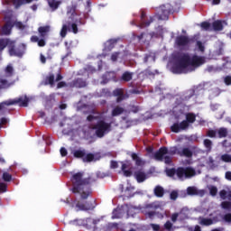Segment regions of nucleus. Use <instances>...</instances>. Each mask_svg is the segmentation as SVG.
Here are the masks:
<instances>
[{
	"label": "nucleus",
	"mask_w": 231,
	"mask_h": 231,
	"mask_svg": "<svg viewBox=\"0 0 231 231\" xmlns=\"http://www.w3.org/2000/svg\"><path fill=\"white\" fill-rule=\"evenodd\" d=\"M175 64L172 68L173 73H190L196 68L205 64V58L201 56H190L188 53L179 52L174 56Z\"/></svg>",
	"instance_id": "obj_1"
},
{
	"label": "nucleus",
	"mask_w": 231,
	"mask_h": 231,
	"mask_svg": "<svg viewBox=\"0 0 231 231\" xmlns=\"http://www.w3.org/2000/svg\"><path fill=\"white\" fill-rule=\"evenodd\" d=\"M176 153L179 154V156H185V158H192V150L189 147H182L179 150L176 147H171L170 149L162 147L159 151L153 153V157L157 162H164L166 165H170V163H172V156Z\"/></svg>",
	"instance_id": "obj_2"
},
{
	"label": "nucleus",
	"mask_w": 231,
	"mask_h": 231,
	"mask_svg": "<svg viewBox=\"0 0 231 231\" xmlns=\"http://www.w3.org/2000/svg\"><path fill=\"white\" fill-rule=\"evenodd\" d=\"M72 192L74 194H79L82 199H88L91 189H89V180L82 179V173L78 172L72 177Z\"/></svg>",
	"instance_id": "obj_3"
},
{
	"label": "nucleus",
	"mask_w": 231,
	"mask_h": 231,
	"mask_svg": "<svg viewBox=\"0 0 231 231\" xmlns=\"http://www.w3.org/2000/svg\"><path fill=\"white\" fill-rule=\"evenodd\" d=\"M88 122H94L95 125H92L89 128V131H95V134L98 138H102L104 134H107L111 131V124L104 122L100 119V115L92 114L87 117Z\"/></svg>",
	"instance_id": "obj_4"
},
{
	"label": "nucleus",
	"mask_w": 231,
	"mask_h": 231,
	"mask_svg": "<svg viewBox=\"0 0 231 231\" xmlns=\"http://www.w3.org/2000/svg\"><path fill=\"white\" fill-rule=\"evenodd\" d=\"M166 174L173 180H176L178 178L179 180H189V178L196 176V170L191 167L178 168L177 170L168 169L166 170Z\"/></svg>",
	"instance_id": "obj_5"
},
{
	"label": "nucleus",
	"mask_w": 231,
	"mask_h": 231,
	"mask_svg": "<svg viewBox=\"0 0 231 231\" xmlns=\"http://www.w3.org/2000/svg\"><path fill=\"white\" fill-rule=\"evenodd\" d=\"M186 120H183L180 123H175L171 126L172 133H180V131H185V129H189L190 124H194L196 122V115L192 113L185 114Z\"/></svg>",
	"instance_id": "obj_6"
},
{
	"label": "nucleus",
	"mask_w": 231,
	"mask_h": 231,
	"mask_svg": "<svg viewBox=\"0 0 231 231\" xmlns=\"http://www.w3.org/2000/svg\"><path fill=\"white\" fill-rule=\"evenodd\" d=\"M100 222V219H93V218H87L84 219H75L69 222V225H78L79 226H86V228H89L95 230L97 228V224Z\"/></svg>",
	"instance_id": "obj_7"
},
{
	"label": "nucleus",
	"mask_w": 231,
	"mask_h": 231,
	"mask_svg": "<svg viewBox=\"0 0 231 231\" xmlns=\"http://www.w3.org/2000/svg\"><path fill=\"white\" fill-rule=\"evenodd\" d=\"M28 102H30V99L26 97H19L16 99L4 101V102L0 103V111H2V109H5V106H14L15 104H19L23 107H27Z\"/></svg>",
	"instance_id": "obj_8"
},
{
	"label": "nucleus",
	"mask_w": 231,
	"mask_h": 231,
	"mask_svg": "<svg viewBox=\"0 0 231 231\" xmlns=\"http://www.w3.org/2000/svg\"><path fill=\"white\" fill-rule=\"evenodd\" d=\"M75 158H82L83 162H93L95 155L87 153L85 150H77L74 152Z\"/></svg>",
	"instance_id": "obj_9"
},
{
	"label": "nucleus",
	"mask_w": 231,
	"mask_h": 231,
	"mask_svg": "<svg viewBox=\"0 0 231 231\" xmlns=\"http://www.w3.org/2000/svg\"><path fill=\"white\" fill-rule=\"evenodd\" d=\"M129 210V205H124L116 208L112 213V219H120L124 217L125 211Z\"/></svg>",
	"instance_id": "obj_10"
},
{
	"label": "nucleus",
	"mask_w": 231,
	"mask_h": 231,
	"mask_svg": "<svg viewBox=\"0 0 231 231\" xmlns=\"http://www.w3.org/2000/svg\"><path fill=\"white\" fill-rule=\"evenodd\" d=\"M26 50L25 44H21L17 48H10L9 54L11 57H23L24 55V51Z\"/></svg>",
	"instance_id": "obj_11"
},
{
	"label": "nucleus",
	"mask_w": 231,
	"mask_h": 231,
	"mask_svg": "<svg viewBox=\"0 0 231 231\" xmlns=\"http://www.w3.org/2000/svg\"><path fill=\"white\" fill-rule=\"evenodd\" d=\"M160 12L162 13L159 16V19L165 20L169 19V14H171V5L166 4L160 7Z\"/></svg>",
	"instance_id": "obj_12"
},
{
	"label": "nucleus",
	"mask_w": 231,
	"mask_h": 231,
	"mask_svg": "<svg viewBox=\"0 0 231 231\" xmlns=\"http://www.w3.org/2000/svg\"><path fill=\"white\" fill-rule=\"evenodd\" d=\"M134 176L138 181V183H143L147 179V173L143 171V169H136L134 172Z\"/></svg>",
	"instance_id": "obj_13"
},
{
	"label": "nucleus",
	"mask_w": 231,
	"mask_h": 231,
	"mask_svg": "<svg viewBox=\"0 0 231 231\" xmlns=\"http://www.w3.org/2000/svg\"><path fill=\"white\" fill-rule=\"evenodd\" d=\"M217 221H219V218L217 217H215L213 218H205L201 217H199V223L203 226H210V225H214V223H217Z\"/></svg>",
	"instance_id": "obj_14"
},
{
	"label": "nucleus",
	"mask_w": 231,
	"mask_h": 231,
	"mask_svg": "<svg viewBox=\"0 0 231 231\" xmlns=\"http://www.w3.org/2000/svg\"><path fill=\"white\" fill-rule=\"evenodd\" d=\"M187 194H189V196H200V197H203V196H205V190L198 189V188H196V187H189L187 189Z\"/></svg>",
	"instance_id": "obj_15"
},
{
	"label": "nucleus",
	"mask_w": 231,
	"mask_h": 231,
	"mask_svg": "<svg viewBox=\"0 0 231 231\" xmlns=\"http://www.w3.org/2000/svg\"><path fill=\"white\" fill-rule=\"evenodd\" d=\"M190 41L186 36H179L176 39V44L179 48H185V46H189Z\"/></svg>",
	"instance_id": "obj_16"
},
{
	"label": "nucleus",
	"mask_w": 231,
	"mask_h": 231,
	"mask_svg": "<svg viewBox=\"0 0 231 231\" xmlns=\"http://www.w3.org/2000/svg\"><path fill=\"white\" fill-rule=\"evenodd\" d=\"M180 219L183 221V219H189L190 216H192V210L189 209V208H183L179 213Z\"/></svg>",
	"instance_id": "obj_17"
},
{
	"label": "nucleus",
	"mask_w": 231,
	"mask_h": 231,
	"mask_svg": "<svg viewBox=\"0 0 231 231\" xmlns=\"http://www.w3.org/2000/svg\"><path fill=\"white\" fill-rule=\"evenodd\" d=\"M94 208L95 207H93V205L89 204L88 202H87L86 204L79 202L76 205V212H79L80 210H93Z\"/></svg>",
	"instance_id": "obj_18"
},
{
	"label": "nucleus",
	"mask_w": 231,
	"mask_h": 231,
	"mask_svg": "<svg viewBox=\"0 0 231 231\" xmlns=\"http://www.w3.org/2000/svg\"><path fill=\"white\" fill-rule=\"evenodd\" d=\"M131 169V162H126L125 163H122V171L124 172V175L126 177L132 176L133 175V171L127 170Z\"/></svg>",
	"instance_id": "obj_19"
},
{
	"label": "nucleus",
	"mask_w": 231,
	"mask_h": 231,
	"mask_svg": "<svg viewBox=\"0 0 231 231\" xmlns=\"http://www.w3.org/2000/svg\"><path fill=\"white\" fill-rule=\"evenodd\" d=\"M224 25H226V22L217 20L213 23L212 26L215 32H221V30H223Z\"/></svg>",
	"instance_id": "obj_20"
},
{
	"label": "nucleus",
	"mask_w": 231,
	"mask_h": 231,
	"mask_svg": "<svg viewBox=\"0 0 231 231\" xmlns=\"http://www.w3.org/2000/svg\"><path fill=\"white\" fill-rule=\"evenodd\" d=\"M51 27L50 25L41 26L38 28V32L40 33L41 37H46L48 33H50V30Z\"/></svg>",
	"instance_id": "obj_21"
},
{
	"label": "nucleus",
	"mask_w": 231,
	"mask_h": 231,
	"mask_svg": "<svg viewBox=\"0 0 231 231\" xmlns=\"http://www.w3.org/2000/svg\"><path fill=\"white\" fill-rule=\"evenodd\" d=\"M219 196L222 199H229L231 201V189H222L219 192Z\"/></svg>",
	"instance_id": "obj_22"
},
{
	"label": "nucleus",
	"mask_w": 231,
	"mask_h": 231,
	"mask_svg": "<svg viewBox=\"0 0 231 231\" xmlns=\"http://www.w3.org/2000/svg\"><path fill=\"white\" fill-rule=\"evenodd\" d=\"M153 192L157 198H163V194H165V190L163 189V188L162 186H156L154 188Z\"/></svg>",
	"instance_id": "obj_23"
},
{
	"label": "nucleus",
	"mask_w": 231,
	"mask_h": 231,
	"mask_svg": "<svg viewBox=\"0 0 231 231\" xmlns=\"http://www.w3.org/2000/svg\"><path fill=\"white\" fill-rule=\"evenodd\" d=\"M132 160L135 162V164L138 167H142V165H145V162L142 161V159L136 153H132Z\"/></svg>",
	"instance_id": "obj_24"
},
{
	"label": "nucleus",
	"mask_w": 231,
	"mask_h": 231,
	"mask_svg": "<svg viewBox=\"0 0 231 231\" xmlns=\"http://www.w3.org/2000/svg\"><path fill=\"white\" fill-rule=\"evenodd\" d=\"M12 32V24L6 23L2 28V35H10V32Z\"/></svg>",
	"instance_id": "obj_25"
},
{
	"label": "nucleus",
	"mask_w": 231,
	"mask_h": 231,
	"mask_svg": "<svg viewBox=\"0 0 231 231\" xmlns=\"http://www.w3.org/2000/svg\"><path fill=\"white\" fill-rule=\"evenodd\" d=\"M48 3L50 8H51L52 10H57V8H59L60 5V2L57 0H49Z\"/></svg>",
	"instance_id": "obj_26"
},
{
	"label": "nucleus",
	"mask_w": 231,
	"mask_h": 231,
	"mask_svg": "<svg viewBox=\"0 0 231 231\" xmlns=\"http://www.w3.org/2000/svg\"><path fill=\"white\" fill-rule=\"evenodd\" d=\"M207 165L210 167V169H216L217 167V163H216V161L214 160V157L209 156L207 160Z\"/></svg>",
	"instance_id": "obj_27"
},
{
	"label": "nucleus",
	"mask_w": 231,
	"mask_h": 231,
	"mask_svg": "<svg viewBox=\"0 0 231 231\" xmlns=\"http://www.w3.org/2000/svg\"><path fill=\"white\" fill-rule=\"evenodd\" d=\"M221 162L224 163H231V154L230 153H224L220 156Z\"/></svg>",
	"instance_id": "obj_28"
},
{
	"label": "nucleus",
	"mask_w": 231,
	"mask_h": 231,
	"mask_svg": "<svg viewBox=\"0 0 231 231\" xmlns=\"http://www.w3.org/2000/svg\"><path fill=\"white\" fill-rule=\"evenodd\" d=\"M165 207V202L155 201L152 204V208L158 210V208L162 209Z\"/></svg>",
	"instance_id": "obj_29"
},
{
	"label": "nucleus",
	"mask_w": 231,
	"mask_h": 231,
	"mask_svg": "<svg viewBox=\"0 0 231 231\" xmlns=\"http://www.w3.org/2000/svg\"><path fill=\"white\" fill-rule=\"evenodd\" d=\"M114 95L117 97V102H120L122 100V97H124V90L122 88H117L114 90Z\"/></svg>",
	"instance_id": "obj_30"
},
{
	"label": "nucleus",
	"mask_w": 231,
	"mask_h": 231,
	"mask_svg": "<svg viewBox=\"0 0 231 231\" xmlns=\"http://www.w3.org/2000/svg\"><path fill=\"white\" fill-rule=\"evenodd\" d=\"M156 60V58L154 56V53H150V54H146V56L144 57L143 61L145 63L147 62H154Z\"/></svg>",
	"instance_id": "obj_31"
},
{
	"label": "nucleus",
	"mask_w": 231,
	"mask_h": 231,
	"mask_svg": "<svg viewBox=\"0 0 231 231\" xmlns=\"http://www.w3.org/2000/svg\"><path fill=\"white\" fill-rule=\"evenodd\" d=\"M204 146L206 147L207 152H210L212 151V141L210 139L204 140Z\"/></svg>",
	"instance_id": "obj_32"
},
{
	"label": "nucleus",
	"mask_w": 231,
	"mask_h": 231,
	"mask_svg": "<svg viewBox=\"0 0 231 231\" xmlns=\"http://www.w3.org/2000/svg\"><path fill=\"white\" fill-rule=\"evenodd\" d=\"M10 44V40L8 39H3L0 40V51H3V50L5 49L6 46Z\"/></svg>",
	"instance_id": "obj_33"
},
{
	"label": "nucleus",
	"mask_w": 231,
	"mask_h": 231,
	"mask_svg": "<svg viewBox=\"0 0 231 231\" xmlns=\"http://www.w3.org/2000/svg\"><path fill=\"white\" fill-rule=\"evenodd\" d=\"M200 28L205 32H210V30H212V26L208 22H203L202 23H200Z\"/></svg>",
	"instance_id": "obj_34"
},
{
	"label": "nucleus",
	"mask_w": 231,
	"mask_h": 231,
	"mask_svg": "<svg viewBox=\"0 0 231 231\" xmlns=\"http://www.w3.org/2000/svg\"><path fill=\"white\" fill-rule=\"evenodd\" d=\"M133 79V73L131 72H125L122 75V80H125V82H129V80Z\"/></svg>",
	"instance_id": "obj_35"
},
{
	"label": "nucleus",
	"mask_w": 231,
	"mask_h": 231,
	"mask_svg": "<svg viewBox=\"0 0 231 231\" xmlns=\"http://www.w3.org/2000/svg\"><path fill=\"white\" fill-rule=\"evenodd\" d=\"M221 207H222V208H224V210H227V212H231V200L230 201H223L221 203Z\"/></svg>",
	"instance_id": "obj_36"
},
{
	"label": "nucleus",
	"mask_w": 231,
	"mask_h": 231,
	"mask_svg": "<svg viewBox=\"0 0 231 231\" xmlns=\"http://www.w3.org/2000/svg\"><path fill=\"white\" fill-rule=\"evenodd\" d=\"M122 113H124V108L116 106L112 111V116H118V115H122Z\"/></svg>",
	"instance_id": "obj_37"
},
{
	"label": "nucleus",
	"mask_w": 231,
	"mask_h": 231,
	"mask_svg": "<svg viewBox=\"0 0 231 231\" xmlns=\"http://www.w3.org/2000/svg\"><path fill=\"white\" fill-rule=\"evenodd\" d=\"M217 133L219 138H225L226 137V134H228V131L226 130V128H219Z\"/></svg>",
	"instance_id": "obj_38"
},
{
	"label": "nucleus",
	"mask_w": 231,
	"mask_h": 231,
	"mask_svg": "<svg viewBox=\"0 0 231 231\" xmlns=\"http://www.w3.org/2000/svg\"><path fill=\"white\" fill-rule=\"evenodd\" d=\"M32 0H12L14 5L21 6V5H26V3H32Z\"/></svg>",
	"instance_id": "obj_39"
},
{
	"label": "nucleus",
	"mask_w": 231,
	"mask_h": 231,
	"mask_svg": "<svg viewBox=\"0 0 231 231\" xmlns=\"http://www.w3.org/2000/svg\"><path fill=\"white\" fill-rule=\"evenodd\" d=\"M162 228L164 231H174V227L172 226V223H171V221H167Z\"/></svg>",
	"instance_id": "obj_40"
},
{
	"label": "nucleus",
	"mask_w": 231,
	"mask_h": 231,
	"mask_svg": "<svg viewBox=\"0 0 231 231\" xmlns=\"http://www.w3.org/2000/svg\"><path fill=\"white\" fill-rule=\"evenodd\" d=\"M86 81L82 79H77L76 81H74V86L76 88H86Z\"/></svg>",
	"instance_id": "obj_41"
},
{
	"label": "nucleus",
	"mask_w": 231,
	"mask_h": 231,
	"mask_svg": "<svg viewBox=\"0 0 231 231\" xmlns=\"http://www.w3.org/2000/svg\"><path fill=\"white\" fill-rule=\"evenodd\" d=\"M210 196H216L217 194V188L216 186H208Z\"/></svg>",
	"instance_id": "obj_42"
},
{
	"label": "nucleus",
	"mask_w": 231,
	"mask_h": 231,
	"mask_svg": "<svg viewBox=\"0 0 231 231\" xmlns=\"http://www.w3.org/2000/svg\"><path fill=\"white\" fill-rule=\"evenodd\" d=\"M150 226L153 231H165L163 226H161L160 225L157 224H151Z\"/></svg>",
	"instance_id": "obj_43"
},
{
	"label": "nucleus",
	"mask_w": 231,
	"mask_h": 231,
	"mask_svg": "<svg viewBox=\"0 0 231 231\" xmlns=\"http://www.w3.org/2000/svg\"><path fill=\"white\" fill-rule=\"evenodd\" d=\"M75 10H77V5L69 6L67 9L68 15H75Z\"/></svg>",
	"instance_id": "obj_44"
},
{
	"label": "nucleus",
	"mask_w": 231,
	"mask_h": 231,
	"mask_svg": "<svg viewBox=\"0 0 231 231\" xmlns=\"http://www.w3.org/2000/svg\"><path fill=\"white\" fill-rule=\"evenodd\" d=\"M10 88V83L5 79H0V89Z\"/></svg>",
	"instance_id": "obj_45"
},
{
	"label": "nucleus",
	"mask_w": 231,
	"mask_h": 231,
	"mask_svg": "<svg viewBox=\"0 0 231 231\" xmlns=\"http://www.w3.org/2000/svg\"><path fill=\"white\" fill-rule=\"evenodd\" d=\"M54 81H55V76H53V74H50L46 78V82H48V84H50L51 86H53Z\"/></svg>",
	"instance_id": "obj_46"
},
{
	"label": "nucleus",
	"mask_w": 231,
	"mask_h": 231,
	"mask_svg": "<svg viewBox=\"0 0 231 231\" xmlns=\"http://www.w3.org/2000/svg\"><path fill=\"white\" fill-rule=\"evenodd\" d=\"M5 73L7 77H12V75L14 74V68L8 65L5 69Z\"/></svg>",
	"instance_id": "obj_47"
},
{
	"label": "nucleus",
	"mask_w": 231,
	"mask_h": 231,
	"mask_svg": "<svg viewBox=\"0 0 231 231\" xmlns=\"http://www.w3.org/2000/svg\"><path fill=\"white\" fill-rule=\"evenodd\" d=\"M128 208H129L128 210L125 211L127 216H134V211L136 210V208L129 205H128Z\"/></svg>",
	"instance_id": "obj_48"
},
{
	"label": "nucleus",
	"mask_w": 231,
	"mask_h": 231,
	"mask_svg": "<svg viewBox=\"0 0 231 231\" xmlns=\"http://www.w3.org/2000/svg\"><path fill=\"white\" fill-rule=\"evenodd\" d=\"M67 32H68V25L63 24L61 31H60V37H62V38L66 37Z\"/></svg>",
	"instance_id": "obj_49"
},
{
	"label": "nucleus",
	"mask_w": 231,
	"mask_h": 231,
	"mask_svg": "<svg viewBox=\"0 0 231 231\" xmlns=\"http://www.w3.org/2000/svg\"><path fill=\"white\" fill-rule=\"evenodd\" d=\"M152 21H153L152 17H150V19L147 22H143V20L141 28H145V26H150L151 23H152Z\"/></svg>",
	"instance_id": "obj_50"
},
{
	"label": "nucleus",
	"mask_w": 231,
	"mask_h": 231,
	"mask_svg": "<svg viewBox=\"0 0 231 231\" xmlns=\"http://www.w3.org/2000/svg\"><path fill=\"white\" fill-rule=\"evenodd\" d=\"M170 199L176 201V199H178V191H171L170 194Z\"/></svg>",
	"instance_id": "obj_51"
},
{
	"label": "nucleus",
	"mask_w": 231,
	"mask_h": 231,
	"mask_svg": "<svg viewBox=\"0 0 231 231\" xmlns=\"http://www.w3.org/2000/svg\"><path fill=\"white\" fill-rule=\"evenodd\" d=\"M224 221L226 223H231V213H227L223 217Z\"/></svg>",
	"instance_id": "obj_52"
},
{
	"label": "nucleus",
	"mask_w": 231,
	"mask_h": 231,
	"mask_svg": "<svg viewBox=\"0 0 231 231\" xmlns=\"http://www.w3.org/2000/svg\"><path fill=\"white\" fill-rule=\"evenodd\" d=\"M216 134H217V132H216L214 130L208 131V136L209 138H216Z\"/></svg>",
	"instance_id": "obj_53"
},
{
	"label": "nucleus",
	"mask_w": 231,
	"mask_h": 231,
	"mask_svg": "<svg viewBox=\"0 0 231 231\" xmlns=\"http://www.w3.org/2000/svg\"><path fill=\"white\" fill-rule=\"evenodd\" d=\"M3 180H5V181H10V180H12V175H10L8 172H5L3 174Z\"/></svg>",
	"instance_id": "obj_54"
},
{
	"label": "nucleus",
	"mask_w": 231,
	"mask_h": 231,
	"mask_svg": "<svg viewBox=\"0 0 231 231\" xmlns=\"http://www.w3.org/2000/svg\"><path fill=\"white\" fill-rule=\"evenodd\" d=\"M178 217L180 219V213H174L171 215V221L173 223H176V221H178Z\"/></svg>",
	"instance_id": "obj_55"
},
{
	"label": "nucleus",
	"mask_w": 231,
	"mask_h": 231,
	"mask_svg": "<svg viewBox=\"0 0 231 231\" xmlns=\"http://www.w3.org/2000/svg\"><path fill=\"white\" fill-rule=\"evenodd\" d=\"M224 82L226 86H231V77L230 76H226L225 79H224Z\"/></svg>",
	"instance_id": "obj_56"
},
{
	"label": "nucleus",
	"mask_w": 231,
	"mask_h": 231,
	"mask_svg": "<svg viewBox=\"0 0 231 231\" xmlns=\"http://www.w3.org/2000/svg\"><path fill=\"white\" fill-rule=\"evenodd\" d=\"M197 46L199 51H205V46H203V43L201 42H197Z\"/></svg>",
	"instance_id": "obj_57"
},
{
	"label": "nucleus",
	"mask_w": 231,
	"mask_h": 231,
	"mask_svg": "<svg viewBox=\"0 0 231 231\" xmlns=\"http://www.w3.org/2000/svg\"><path fill=\"white\" fill-rule=\"evenodd\" d=\"M70 30H71V32H73V33H78L79 32V28L77 27V25L75 23L71 24Z\"/></svg>",
	"instance_id": "obj_58"
},
{
	"label": "nucleus",
	"mask_w": 231,
	"mask_h": 231,
	"mask_svg": "<svg viewBox=\"0 0 231 231\" xmlns=\"http://www.w3.org/2000/svg\"><path fill=\"white\" fill-rule=\"evenodd\" d=\"M0 192H6V184L0 183Z\"/></svg>",
	"instance_id": "obj_59"
},
{
	"label": "nucleus",
	"mask_w": 231,
	"mask_h": 231,
	"mask_svg": "<svg viewBox=\"0 0 231 231\" xmlns=\"http://www.w3.org/2000/svg\"><path fill=\"white\" fill-rule=\"evenodd\" d=\"M38 46H40L41 48L46 46V42L44 40H38Z\"/></svg>",
	"instance_id": "obj_60"
},
{
	"label": "nucleus",
	"mask_w": 231,
	"mask_h": 231,
	"mask_svg": "<svg viewBox=\"0 0 231 231\" xmlns=\"http://www.w3.org/2000/svg\"><path fill=\"white\" fill-rule=\"evenodd\" d=\"M60 152L61 156H66L68 154V150H66V148L63 147L60 150Z\"/></svg>",
	"instance_id": "obj_61"
},
{
	"label": "nucleus",
	"mask_w": 231,
	"mask_h": 231,
	"mask_svg": "<svg viewBox=\"0 0 231 231\" xmlns=\"http://www.w3.org/2000/svg\"><path fill=\"white\" fill-rule=\"evenodd\" d=\"M117 57H118V52L112 54L111 60H113V62H115L116 60Z\"/></svg>",
	"instance_id": "obj_62"
},
{
	"label": "nucleus",
	"mask_w": 231,
	"mask_h": 231,
	"mask_svg": "<svg viewBox=\"0 0 231 231\" xmlns=\"http://www.w3.org/2000/svg\"><path fill=\"white\" fill-rule=\"evenodd\" d=\"M226 180H228V181H231V171L226 172Z\"/></svg>",
	"instance_id": "obj_63"
},
{
	"label": "nucleus",
	"mask_w": 231,
	"mask_h": 231,
	"mask_svg": "<svg viewBox=\"0 0 231 231\" xmlns=\"http://www.w3.org/2000/svg\"><path fill=\"white\" fill-rule=\"evenodd\" d=\"M31 41H32V42H39V37L32 36V37H31Z\"/></svg>",
	"instance_id": "obj_64"
}]
</instances>
